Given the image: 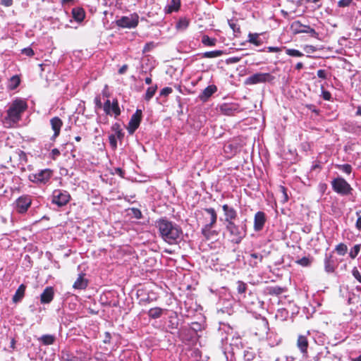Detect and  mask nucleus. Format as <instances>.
Masks as SVG:
<instances>
[{
	"label": "nucleus",
	"instance_id": "f257e3e1",
	"mask_svg": "<svg viewBox=\"0 0 361 361\" xmlns=\"http://www.w3.org/2000/svg\"><path fill=\"white\" fill-rule=\"evenodd\" d=\"M161 238L170 244H174L180 238L182 231L176 224L166 219H160L157 222Z\"/></svg>",
	"mask_w": 361,
	"mask_h": 361
},
{
	"label": "nucleus",
	"instance_id": "f03ea898",
	"mask_svg": "<svg viewBox=\"0 0 361 361\" xmlns=\"http://www.w3.org/2000/svg\"><path fill=\"white\" fill-rule=\"evenodd\" d=\"M27 104L22 99H15L9 106L7 111V117L6 120L9 123H16L20 118L22 114L27 109Z\"/></svg>",
	"mask_w": 361,
	"mask_h": 361
},
{
	"label": "nucleus",
	"instance_id": "7ed1b4c3",
	"mask_svg": "<svg viewBox=\"0 0 361 361\" xmlns=\"http://www.w3.org/2000/svg\"><path fill=\"white\" fill-rule=\"evenodd\" d=\"M274 80V76L269 73H257L249 77L245 80L247 85H253L259 83L271 82Z\"/></svg>",
	"mask_w": 361,
	"mask_h": 361
},
{
	"label": "nucleus",
	"instance_id": "20e7f679",
	"mask_svg": "<svg viewBox=\"0 0 361 361\" xmlns=\"http://www.w3.org/2000/svg\"><path fill=\"white\" fill-rule=\"evenodd\" d=\"M226 231L229 233L231 240L235 243H239L245 235V231L233 222L226 224Z\"/></svg>",
	"mask_w": 361,
	"mask_h": 361
},
{
	"label": "nucleus",
	"instance_id": "39448f33",
	"mask_svg": "<svg viewBox=\"0 0 361 361\" xmlns=\"http://www.w3.org/2000/svg\"><path fill=\"white\" fill-rule=\"evenodd\" d=\"M331 185L335 192L343 195L349 194L352 190L350 185L342 178L334 179Z\"/></svg>",
	"mask_w": 361,
	"mask_h": 361
},
{
	"label": "nucleus",
	"instance_id": "423d86ee",
	"mask_svg": "<svg viewBox=\"0 0 361 361\" xmlns=\"http://www.w3.org/2000/svg\"><path fill=\"white\" fill-rule=\"evenodd\" d=\"M139 22V16L136 13L131 14L128 16H123L116 20V25L125 28H134Z\"/></svg>",
	"mask_w": 361,
	"mask_h": 361
},
{
	"label": "nucleus",
	"instance_id": "0eeeda50",
	"mask_svg": "<svg viewBox=\"0 0 361 361\" xmlns=\"http://www.w3.org/2000/svg\"><path fill=\"white\" fill-rule=\"evenodd\" d=\"M71 196L67 191L55 190L52 194V202L59 207L66 205L70 200Z\"/></svg>",
	"mask_w": 361,
	"mask_h": 361
},
{
	"label": "nucleus",
	"instance_id": "6e6552de",
	"mask_svg": "<svg viewBox=\"0 0 361 361\" xmlns=\"http://www.w3.org/2000/svg\"><path fill=\"white\" fill-rule=\"evenodd\" d=\"M290 28L295 34L307 33L312 37H317V35L314 29L310 27L309 25L302 24L300 21H294L291 24Z\"/></svg>",
	"mask_w": 361,
	"mask_h": 361
},
{
	"label": "nucleus",
	"instance_id": "1a4fd4ad",
	"mask_svg": "<svg viewBox=\"0 0 361 361\" xmlns=\"http://www.w3.org/2000/svg\"><path fill=\"white\" fill-rule=\"evenodd\" d=\"M142 118V111L137 109L135 113L132 116L128 123V130L129 133L133 134L139 127Z\"/></svg>",
	"mask_w": 361,
	"mask_h": 361
},
{
	"label": "nucleus",
	"instance_id": "9d476101",
	"mask_svg": "<svg viewBox=\"0 0 361 361\" xmlns=\"http://www.w3.org/2000/svg\"><path fill=\"white\" fill-rule=\"evenodd\" d=\"M31 204V199L28 196H21L16 200V208L19 213L25 212Z\"/></svg>",
	"mask_w": 361,
	"mask_h": 361
},
{
	"label": "nucleus",
	"instance_id": "9b49d317",
	"mask_svg": "<svg viewBox=\"0 0 361 361\" xmlns=\"http://www.w3.org/2000/svg\"><path fill=\"white\" fill-rule=\"evenodd\" d=\"M222 209L224 212L225 224L233 223V220L235 219L237 216L236 211L233 207H229L228 204H224L222 206Z\"/></svg>",
	"mask_w": 361,
	"mask_h": 361
},
{
	"label": "nucleus",
	"instance_id": "f8f14e48",
	"mask_svg": "<svg viewBox=\"0 0 361 361\" xmlns=\"http://www.w3.org/2000/svg\"><path fill=\"white\" fill-rule=\"evenodd\" d=\"M51 129L54 130L52 139L54 140L60 134L61 128L63 126L62 121L59 117H54L50 120Z\"/></svg>",
	"mask_w": 361,
	"mask_h": 361
},
{
	"label": "nucleus",
	"instance_id": "ddd939ff",
	"mask_svg": "<svg viewBox=\"0 0 361 361\" xmlns=\"http://www.w3.org/2000/svg\"><path fill=\"white\" fill-rule=\"evenodd\" d=\"M54 288L51 286L47 287L40 296V301L42 303H49L54 298Z\"/></svg>",
	"mask_w": 361,
	"mask_h": 361
},
{
	"label": "nucleus",
	"instance_id": "4468645a",
	"mask_svg": "<svg viewBox=\"0 0 361 361\" xmlns=\"http://www.w3.org/2000/svg\"><path fill=\"white\" fill-rule=\"evenodd\" d=\"M265 215L262 212H258L255 216L254 228L258 231L262 229L265 223Z\"/></svg>",
	"mask_w": 361,
	"mask_h": 361
},
{
	"label": "nucleus",
	"instance_id": "2eb2a0df",
	"mask_svg": "<svg viewBox=\"0 0 361 361\" xmlns=\"http://www.w3.org/2000/svg\"><path fill=\"white\" fill-rule=\"evenodd\" d=\"M205 212L209 215V218H206L207 223L204 226L214 227L217 220V214L213 208H207Z\"/></svg>",
	"mask_w": 361,
	"mask_h": 361
},
{
	"label": "nucleus",
	"instance_id": "dca6fc26",
	"mask_svg": "<svg viewBox=\"0 0 361 361\" xmlns=\"http://www.w3.org/2000/svg\"><path fill=\"white\" fill-rule=\"evenodd\" d=\"M87 286V280L85 279L84 274H80L77 280L73 283V287L75 289L82 290Z\"/></svg>",
	"mask_w": 361,
	"mask_h": 361
},
{
	"label": "nucleus",
	"instance_id": "f3484780",
	"mask_svg": "<svg viewBox=\"0 0 361 361\" xmlns=\"http://www.w3.org/2000/svg\"><path fill=\"white\" fill-rule=\"evenodd\" d=\"M297 346L303 354H306L308 347V341L305 336H299L297 341Z\"/></svg>",
	"mask_w": 361,
	"mask_h": 361
},
{
	"label": "nucleus",
	"instance_id": "a211bd4d",
	"mask_svg": "<svg viewBox=\"0 0 361 361\" xmlns=\"http://www.w3.org/2000/svg\"><path fill=\"white\" fill-rule=\"evenodd\" d=\"M216 91V87L215 85H209L206 87L201 95H200V98L202 101H206L207 99L211 97L215 92Z\"/></svg>",
	"mask_w": 361,
	"mask_h": 361
},
{
	"label": "nucleus",
	"instance_id": "6ab92c4d",
	"mask_svg": "<svg viewBox=\"0 0 361 361\" xmlns=\"http://www.w3.org/2000/svg\"><path fill=\"white\" fill-rule=\"evenodd\" d=\"M25 289H26V286L24 284H21L18 287L15 295H13V297L12 298L13 302L17 303L23 299V298L24 297V295H25Z\"/></svg>",
	"mask_w": 361,
	"mask_h": 361
},
{
	"label": "nucleus",
	"instance_id": "aec40b11",
	"mask_svg": "<svg viewBox=\"0 0 361 361\" xmlns=\"http://www.w3.org/2000/svg\"><path fill=\"white\" fill-rule=\"evenodd\" d=\"M180 6V0H171V4H169L165 8V12L166 13H171L173 11H178Z\"/></svg>",
	"mask_w": 361,
	"mask_h": 361
},
{
	"label": "nucleus",
	"instance_id": "412c9836",
	"mask_svg": "<svg viewBox=\"0 0 361 361\" xmlns=\"http://www.w3.org/2000/svg\"><path fill=\"white\" fill-rule=\"evenodd\" d=\"M213 227L204 226L202 228V233L207 240L212 239L214 236L217 235V232L212 230Z\"/></svg>",
	"mask_w": 361,
	"mask_h": 361
},
{
	"label": "nucleus",
	"instance_id": "4be33fe9",
	"mask_svg": "<svg viewBox=\"0 0 361 361\" xmlns=\"http://www.w3.org/2000/svg\"><path fill=\"white\" fill-rule=\"evenodd\" d=\"M324 269L328 273L334 272L335 270V264L331 257H326L324 261Z\"/></svg>",
	"mask_w": 361,
	"mask_h": 361
},
{
	"label": "nucleus",
	"instance_id": "5701e85b",
	"mask_svg": "<svg viewBox=\"0 0 361 361\" xmlns=\"http://www.w3.org/2000/svg\"><path fill=\"white\" fill-rule=\"evenodd\" d=\"M278 197L281 203H286L288 200V196L285 187L280 185L279 187Z\"/></svg>",
	"mask_w": 361,
	"mask_h": 361
},
{
	"label": "nucleus",
	"instance_id": "b1692460",
	"mask_svg": "<svg viewBox=\"0 0 361 361\" xmlns=\"http://www.w3.org/2000/svg\"><path fill=\"white\" fill-rule=\"evenodd\" d=\"M51 176V171L49 170H44L39 172L37 176V180L39 182H45L49 179Z\"/></svg>",
	"mask_w": 361,
	"mask_h": 361
},
{
	"label": "nucleus",
	"instance_id": "393cba45",
	"mask_svg": "<svg viewBox=\"0 0 361 361\" xmlns=\"http://www.w3.org/2000/svg\"><path fill=\"white\" fill-rule=\"evenodd\" d=\"M73 16L75 20L81 22L85 18V11L82 8H74L73 9Z\"/></svg>",
	"mask_w": 361,
	"mask_h": 361
},
{
	"label": "nucleus",
	"instance_id": "a878e982",
	"mask_svg": "<svg viewBox=\"0 0 361 361\" xmlns=\"http://www.w3.org/2000/svg\"><path fill=\"white\" fill-rule=\"evenodd\" d=\"M55 336L53 335L46 334L43 335L39 340L46 345H51L55 341Z\"/></svg>",
	"mask_w": 361,
	"mask_h": 361
},
{
	"label": "nucleus",
	"instance_id": "bb28decb",
	"mask_svg": "<svg viewBox=\"0 0 361 361\" xmlns=\"http://www.w3.org/2000/svg\"><path fill=\"white\" fill-rule=\"evenodd\" d=\"M248 42L256 46H259L262 43V42L259 39V34L257 33H250L248 35Z\"/></svg>",
	"mask_w": 361,
	"mask_h": 361
},
{
	"label": "nucleus",
	"instance_id": "cd10ccee",
	"mask_svg": "<svg viewBox=\"0 0 361 361\" xmlns=\"http://www.w3.org/2000/svg\"><path fill=\"white\" fill-rule=\"evenodd\" d=\"M20 82V78L17 75L13 76L10 79L8 87L10 90H14L19 85Z\"/></svg>",
	"mask_w": 361,
	"mask_h": 361
},
{
	"label": "nucleus",
	"instance_id": "c85d7f7f",
	"mask_svg": "<svg viewBox=\"0 0 361 361\" xmlns=\"http://www.w3.org/2000/svg\"><path fill=\"white\" fill-rule=\"evenodd\" d=\"M111 130L112 131L114 132V134L118 139H122L123 137V133H122V130L120 128V125L118 124V123H115L114 125H113V126L111 127Z\"/></svg>",
	"mask_w": 361,
	"mask_h": 361
},
{
	"label": "nucleus",
	"instance_id": "c756f323",
	"mask_svg": "<svg viewBox=\"0 0 361 361\" xmlns=\"http://www.w3.org/2000/svg\"><path fill=\"white\" fill-rule=\"evenodd\" d=\"M223 54V51L221 50H216L212 51H207L204 53V57L205 58H216L221 56Z\"/></svg>",
	"mask_w": 361,
	"mask_h": 361
},
{
	"label": "nucleus",
	"instance_id": "7c9ffc66",
	"mask_svg": "<svg viewBox=\"0 0 361 361\" xmlns=\"http://www.w3.org/2000/svg\"><path fill=\"white\" fill-rule=\"evenodd\" d=\"M162 312L161 309L159 307L152 308L149 311V316L152 318H158L161 316Z\"/></svg>",
	"mask_w": 361,
	"mask_h": 361
},
{
	"label": "nucleus",
	"instance_id": "2f4dec72",
	"mask_svg": "<svg viewBox=\"0 0 361 361\" xmlns=\"http://www.w3.org/2000/svg\"><path fill=\"white\" fill-rule=\"evenodd\" d=\"M156 91H157V86L148 87L146 91L145 95V99L147 101H149V99H151L152 98V97L154 95Z\"/></svg>",
	"mask_w": 361,
	"mask_h": 361
},
{
	"label": "nucleus",
	"instance_id": "473e14b6",
	"mask_svg": "<svg viewBox=\"0 0 361 361\" xmlns=\"http://www.w3.org/2000/svg\"><path fill=\"white\" fill-rule=\"evenodd\" d=\"M189 21L186 18H181L179 20L176 27L178 30H185L188 27Z\"/></svg>",
	"mask_w": 361,
	"mask_h": 361
},
{
	"label": "nucleus",
	"instance_id": "72a5a7b5",
	"mask_svg": "<svg viewBox=\"0 0 361 361\" xmlns=\"http://www.w3.org/2000/svg\"><path fill=\"white\" fill-rule=\"evenodd\" d=\"M336 250L338 255H345L348 251V247H347V245H345L344 243H339L336 247Z\"/></svg>",
	"mask_w": 361,
	"mask_h": 361
},
{
	"label": "nucleus",
	"instance_id": "f704fd0d",
	"mask_svg": "<svg viewBox=\"0 0 361 361\" xmlns=\"http://www.w3.org/2000/svg\"><path fill=\"white\" fill-rule=\"evenodd\" d=\"M202 42L207 46H214L216 39L209 37L207 35H204L202 39Z\"/></svg>",
	"mask_w": 361,
	"mask_h": 361
},
{
	"label": "nucleus",
	"instance_id": "c9c22d12",
	"mask_svg": "<svg viewBox=\"0 0 361 361\" xmlns=\"http://www.w3.org/2000/svg\"><path fill=\"white\" fill-rule=\"evenodd\" d=\"M111 111L115 114L116 116H118L121 114V111L117 100H115L112 102V105L111 107Z\"/></svg>",
	"mask_w": 361,
	"mask_h": 361
},
{
	"label": "nucleus",
	"instance_id": "e433bc0d",
	"mask_svg": "<svg viewBox=\"0 0 361 361\" xmlns=\"http://www.w3.org/2000/svg\"><path fill=\"white\" fill-rule=\"evenodd\" d=\"M360 250V245H355L350 251V257L352 259H354L356 257V256L358 255L359 252Z\"/></svg>",
	"mask_w": 361,
	"mask_h": 361
},
{
	"label": "nucleus",
	"instance_id": "4c0bfd02",
	"mask_svg": "<svg viewBox=\"0 0 361 361\" xmlns=\"http://www.w3.org/2000/svg\"><path fill=\"white\" fill-rule=\"evenodd\" d=\"M286 53L291 56L300 57L303 56V54L296 49H287Z\"/></svg>",
	"mask_w": 361,
	"mask_h": 361
},
{
	"label": "nucleus",
	"instance_id": "58836bf2",
	"mask_svg": "<svg viewBox=\"0 0 361 361\" xmlns=\"http://www.w3.org/2000/svg\"><path fill=\"white\" fill-rule=\"evenodd\" d=\"M247 289V285L242 282V281H238L237 283V290L239 293H243L245 292Z\"/></svg>",
	"mask_w": 361,
	"mask_h": 361
},
{
	"label": "nucleus",
	"instance_id": "ea45409f",
	"mask_svg": "<svg viewBox=\"0 0 361 361\" xmlns=\"http://www.w3.org/2000/svg\"><path fill=\"white\" fill-rule=\"evenodd\" d=\"M117 139L115 135L111 134L109 136V142L113 149H116L117 147Z\"/></svg>",
	"mask_w": 361,
	"mask_h": 361
},
{
	"label": "nucleus",
	"instance_id": "a19ab883",
	"mask_svg": "<svg viewBox=\"0 0 361 361\" xmlns=\"http://www.w3.org/2000/svg\"><path fill=\"white\" fill-rule=\"evenodd\" d=\"M283 292V289L280 287H273L269 289V293L273 295H280Z\"/></svg>",
	"mask_w": 361,
	"mask_h": 361
},
{
	"label": "nucleus",
	"instance_id": "79ce46f5",
	"mask_svg": "<svg viewBox=\"0 0 361 361\" xmlns=\"http://www.w3.org/2000/svg\"><path fill=\"white\" fill-rule=\"evenodd\" d=\"M299 264L303 267H307L310 264L311 262L309 258L304 257L297 262Z\"/></svg>",
	"mask_w": 361,
	"mask_h": 361
},
{
	"label": "nucleus",
	"instance_id": "37998d69",
	"mask_svg": "<svg viewBox=\"0 0 361 361\" xmlns=\"http://www.w3.org/2000/svg\"><path fill=\"white\" fill-rule=\"evenodd\" d=\"M353 0H340L338 2V6L341 8L347 7L350 5V4L353 2Z\"/></svg>",
	"mask_w": 361,
	"mask_h": 361
},
{
	"label": "nucleus",
	"instance_id": "c03bdc74",
	"mask_svg": "<svg viewBox=\"0 0 361 361\" xmlns=\"http://www.w3.org/2000/svg\"><path fill=\"white\" fill-rule=\"evenodd\" d=\"M341 169L345 173L350 174L352 171V167L349 164H343L340 166Z\"/></svg>",
	"mask_w": 361,
	"mask_h": 361
},
{
	"label": "nucleus",
	"instance_id": "a18cd8bd",
	"mask_svg": "<svg viewBox=\"0 0 361 361\" xmlns=\"http://www.w3.org/2000/svg\"><path fill=\"white\" fill-rule=\"evenodd\" d=\"M154 47V44L153 42L147 43L143 48L142 52L147 53V52L151 51Z\"/></svg>",
	"mask_w": 361,
	"mask_h": 361
},
{
	"label": "nucleus",
	"instance_id": "49530a36",
	"mask_svg": "<svg viewBox=\"0 0 361 361\" xmlns=\"http://www.w3.org/2000/svg\"><path fill=\"white\" fill-rule=\"evenodd\" d=\"M112 104H111L109 100H106V102L104 104V110L107 114H111V107Z\"/></svg>",
	"mask_w": 361,
	"mask_h": 361
},
{
	"label": "nucleus",
	"instance_id": "de8ad7c7",
	"mask_svg": "<svg viewBox=\"0 0 361 361\" xmlns=\"http://www.w3.org/2000/svg\"><path fill=\"white\" fill-rule=\"evenodd\" d=\"M224 151L226 152H235L236 151V147H233L232 144H228V145H226L225 147H224Z\"/></svg>",
	"mask_w": 361,
	"mask_h": 361
},
{
	"label": "nucleus",
	"instance_id": "09e8293b",
	"mask_svg": "<svg viewBox=\"0 0 361 361\" xmlns=\"http://www.w3.org/2000/svg\"><path fill=\"white\" fill-rule=\"evenodd\" d=\"M353 275L360 283H361V274L356 268L353 269Z\"/></svg>",
	"mask_w": 361,
	"mask_h": 361
},
{
	"label": "nucleus",
	"instance_id": "8fccbe9b",
	"mask_svg": "<svg viewBox=\"0 0 361 361\" xmlns=\"http://www.w3.org/2000/svg\"><path fill=\"white\" fill-rule=\"evenodd\" d=\"M172 92V89L171 87H165L161 90L160 94L163 96H166Z\"/></svg>",
	"mask_w": 361,
	"mask_h": 361
},
{
	"label": "nucleus",
	"instance_id": "3c124183",
	"mask_svg": "<svg viewBox=\"0 0 361 361\" xmlns=\"http://www.w3.org/2000/svg\"><path fill=\"white\" fill-rule=\"evenodd\" d=\"M23 53L27 56H31L34 54V51L31 48H25L22 50Z\"/></svg>",
	"mask_w": 361,
	"mask_h": 361
},
{
	"label": "nucleus",
	"instance_id": "603ef678",
	"mask_svg": "<svg viewBox=\"0 0 361 361\" xmlns=\"http://www.w3.org/2000/svg\"><path fill=\"white\" fill-rule=\"evenodd\" d=\"M317 76L320 78L325 79L326 78V73L324 70H319L317 71Z\"/></svg>",
	"mask_w": 361,
	"mask_h": 361
},
{
	"label": "nucleus",
	"instance_id": "864d4df0",
	"mask_svg": "<svg viewBox=\"0 0 361 361\" xmlns=\"http://www.w3.org/2000/svg\"><path fill=\"white\" fill-rule=\"evenodd\" d=\"M357 215H358V218L356 221V228L358 230H361V215H359L358 212H357Z\"/></svg>",
	"mask_w": 361,
	"mask_h": 361
},
{
	"label": "nucleus",
	"instance_id": "5fc2aeb1",
	"mask_svg": "<svg viewBox=\"0 0 361 361\" xmlns=\"http://www.w3.org/2000/svg\"><path fill=\"white\" fill-rule=\"evenodd\" d=\"M1 4L5 6H11L13 4V0H1Z\"/></svg>",
	"mask_w": 361,
	"mask_h": 361
},
{
	"label": "nucleus",
	"instance_id": "6e6d98bb",
	"mask_svg": "<svg viewBox=\"0 0 361 361\" xmlns=\"http://www.w3.org/2000/svg\"><path fill=\"white\" fill-rule=\"evenodd\" d=\"M267 49L269 52H279L281 51V49L276 47H269Z\"/></svg>",
	"mask_w": 361,
	"mask_h": 361
},
{
	"label": "nucleus",
	"instance_id": "4d7b16f0",
	"mask_svg": "<svg viewBox=\"0 0 361 361\" xmlns=\"http://www.w3.org/2000/svg\"><path fill=\"white\" fill-rule=\"evenodd\" d=\"M250 257L253 259H259V262L262 261V256L260 255H258L257 253H252L250 255Z\"/></svg>",
	"mask_w": 361,
	"mask_h": 361
},
{
	"label": "nucleus",
	"instance_id": "13d9d810",
	"mask_svg": "<svg viewBox=\"0 0 361 361\" xmlns=\"http://www.w3.org/2000/svg\"><path fill=\"white\" fill-rule=\"evenodd\" d=\"M322 94H323V98L325 100H329L331 99V94H330V92H329L327 91H324L322 92Z\"/></svg>",
	"mask_w": 361,
	"mask_h": 361
},
{
	"label": "nucleus",
	"instance_id": "bf43d9fd",
	"mask_svg": "<svg viewBox=\"0 0 361 361\" xmlns=\"http://www.w3.org/2000/svg\"><path fill=\"white\" fill-rule=\"evenodd\" d=\"M51 154L53 157L55 158L56 157H58L60 154V152L58 149L55 148L51 150Z\"/></svg>",
	"mask_w": 361,
	"mask_h": 361
},
{
	"label": "nucleus",
	"instance_id": "052dcab7",
	"mask_svg": "<svg viewBox=\"0 0 361 361\" xmlns=\"http://www.w3.org/2000/svg\"><path fill=\"white\" fill-rule=\"evenodd\" d=\"M133 211L136 218L140 219L141 217V212L139 209H133Z\"/></svg>",
	"mask_w": 361,
	"mask_h": 361
},
{
	"label": "nucleus",
	"instance_id": "680f3d73",
	"mask_svg": "<svg viewBox=\"0 0 361 361\" xmlns=\"http://www.w3.org/2000/svg\"><path fill=\"white\" fill-rule=\"evenodd\" d=\"M127 69H128V66L127 65H123L118 70V73L120 74H123V73H124L127 71Z\"/></svg>",
	"mask_w": 361,
	"mask_h": 361
},
{
	"label": "nucleus",
	"instance_id": "e2e57ef3",
	"mask_svg": "<svg viewBox=\"0 0 361 361\" xmlns=\"http://www.w3.org/2000/svg\"><path fill=\"white\" fill-rule=\"evenodd\" d=\"M95 103L97 104V106L98 107H101L102 106V102H101V100L99 99V97H96L95 98Z\"/></svg>",
	"mask_w": 361,
	"mask_h": 361
},
{
	"label": "nucleus",
	"instance_id": "0e129e2a",
	"mask_svg": "<svg viewBox=\"0 0 361 361\" xmlns=\"http://www.w3.org/2000/svg\"><path fill=\"white\" fill-rule=\"evenodd\" d=\"M145 81L146 84L149 85L152 83V78L149 77H147L145 78Z\"/></svg>",
	"mask_w": 361,
	"mask_h": 361
},
{
	"label": "nucleus",
	"instance_id": "69168bd1",
	"mask_svg": "<svg viewBox=\"0 0 361 361\" xmlns=\"http://www.w3.org/2000/svg\"><path fill=\"white\" fill-rule=\"evenodd\" d=\"M15 344H16V341L14 338H12L11 339V347L14 349L15 348Z\"/></svg>",
	"mask_w": 361,
	"mask_h": 361
},
{
	"label": "nucleus",
	"instance_id": "338daca9",
	"mask_svg": "<svg viewBox=\"0 0 361 361\" xmlns=\"http://www.w3.org/2000/svg\"><path fill=\"white\" fill-rule=\"evenodd\" d=\"M302 66H303V65H302V63H298L296 64L295 68H296V69L300 70V68H302Z\"/></svg>",
	"mask_w": 361,
	"mask_h": 361
},
{
	"label": "nucleus",
	"instance_id": "774afa93",
	"mask_svg": "<svg viewBox=\"0 0 361 361\" xmlns=\"http://www.w3.org/2000/svg\"><path fill=\"white\" fill-rule=\"evenodd\" d=\"M352 361H361V355L356 358L352 359Z\"/></svg>",
	"mask_w": 361,
	"mask_h": 361
}]
</instances>
